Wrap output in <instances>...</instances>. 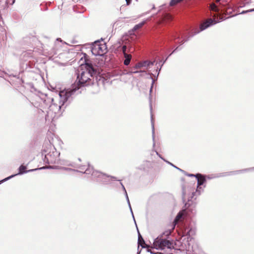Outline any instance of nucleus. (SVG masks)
<instances>
[{
	"mask_svg": "<svg viewBox=\"0 0 254 254\" xmlns=\"http://www.w3.org/2000/svg\"><path fill=\"white\" fill-rule=\"evenodd\" d=\"M83 67L85 68V70H82L77 75V85L73 86L71 89L76 88L77 91L79 89L80 87L89 85L92 83L90 78L96 75L97 71L91 64L85 61V64L81 65V69L83 70ZM78 72H80V71H78Z\"/></svg>",
	"mask_w": 254,
	"mask_h": 254,
	"instance_id": "nucleus-1",
	"label": "nucleus"
},
{
	"mask_svg": "<svg viewBox=\"0 0 254 254\" xmlns=\"http://www.w3.org/2000/svg\"><path fill=\"white\" fill-rule=\"evenodd\" d=\"M61 169L67 171H73L76 172H80L82 174H91L92 177V179L97 181L100 182L104 184H108L110 182L111 179L113 181H118L117 180L116 178L114 176H108L105 174H103L100 172L93 170L92 167H90L89 165H88V168L87 169H85V170H78L77 169L73 168H70L68 167H62L61 168ZM120 181V180H119Z\"/></svg>",
	"mask_w": 254,
	"mask_h": 254,
	"instance_id": "nucleus-2",
	"label": "nucleus"
},
{
	"mask_svg": "<svg viewBox=\"0 0 254 254\" xmlns=\"http://www.w3.org/2000/svg\"><path fill=\"white\" fill-rule=\"evenodd\" d=\"M76 91V88L67 89L61 91L59 92V105L53 103L54 99L53 98H48V101L52 102V103L49 106L50 110H52L55 113H57L60 111L62 107L66 103H69L72 100V96Z\"/></svg>",
	"mask_w": 254,
	"mask_h": 254,
	"instance_id": "nucleus-3",
	"label": "nucleus"
},
{
	"mask_svg": "<svg viewBox=\"0 0 254 254\" xmlns=\"http://www.w3.org/2000/svg\"><path fill=\"white\" fill-rule=\"evenodd\" d=\"M50 147L47 149H44L42 151V155L44 156L43 161L46 164H57L59 161L60 153L55 147L49 145Z\"/></svg>",
	"mask_w": 254,
	"mask_h": 254,
	"instance_id": "nucleus-4",
	"label": "nucleus"
},
{
	"mask_svg": "<svg viewBox=\"0 0 254 254\" xmlns=\"http://www.w3.org/2000/svg\"><path fill=\"white\" fill-rule=\"evenodd\" d=\"M209 9L210 10L215 12L218 14L223 12L227 14H230L232 12V10L231 6L229 5V3H226L225 1L211 3L209 6Z\"/></svg>",
	"mask_w": 254,
	"mask_h": 254,
	"instance_id": "nucleus-5",
	"label": "nucleus"
},
{
	"mask_svg": "<svg viewBox=\"0 0 254 254\" xmlns=\"http://www.w3.org/2000/svg\"><path fill=\"white\" fill-rule=\"evenodd\" d=\"M153 247L159 250L165 249H171L173 248V243L169 240L162 238V236L156 238L153 242Z\"/></svg>",
	"mask_w": 254,
	"mask_h": 254,
	"instance_id": "nucleus-6",
	"label": "nucleus"
},
{
	"mask_svg": "<svg viewBox=\"0 0 254 254\" xmlns=\"http://www.w3.org/2000/svg\"><path fill=\"white\" fill-rule=\"evenodd\" d=\"M107 52V46L105 44L96 43L92 47L91 52L95 56H102Z\"/></svg>",
	"mask_w": 254,
	"mask_h": 254,
	"instance_id": "nucleus-7",
	"label": "nucleus"
},
{
	"mask_svg": "<svg viewBox=\"0 0 254 254\" xmlns=\"http://www.w3.org/2000/svg\"><path fill=\"white\" fill-rule=\"evenodd\" d=\"M195 177L196 178L197 181V187L196 191L192 193L193 196L196 193H197L198 195L200 194L201 192L203 191V189L200 186L203 185L206 182V179L204 176L200 174H196L195 175Z\"/></svg>",
	"mask_w": 254,
	"mask_h": 254,
	"instance_id": "nucleus-8",
	"label": "nucleus"
},
{
	"mask_svg": "<svg viewBox=\"0 0 254 254\" xmlns=\"http://www.w3.org/2000/svg\"><path fill=\"white\" fill-rule=\"evenodd\" d=\"M57 164L64 166H70L74 168H78L79 170H85V166L79 165L74 162H71L69 160L64 159H59V161Z\"/></svg>",
	"mask_w": 254,
	"mask_h": 254,
	"instance_id": "nucleus-9",
	"label": "nucleus"
},
{
	"mask_svg": "<svg viewBox=\"0 0 254 254\" xmlns=\"http://www.w3.org/2000/svg\"><path fill=\"white\" fill-rule=\"evenodd\" d=\"M217 22H218L216 21L214 19H212L211 18L207 19V20H206L205 21L203 22L202 24H201V25H200V28H199L200 30L195 31L194 33L192 35H191V37L193 36V35H194L196 34H198L200 31H202L206 29L209 26H210L213 24H215L217 23Z\"/></svg>",
	"mask_w": 254,
	"mask_h": 254,
	"instance_id": "nucleus-10",
	"label": "nucleus"
},
{
	"mask_svg": "<svg viewBox=\"0 0 254 254\" xmlns=\"http://www.w3.org/2000/svg\"><path fill=\"white\" fill-rule=\"evenodd\" d=\"M49 168H53L51 166H45V167H41L39 168L31 169V170H29L28 171H25V170L26 169V167L22 165L19 168V173L17 174H15L14 176H15L17 175H21V174H23L24 173H26L29 172L34 171H36L37 170H42V169H49Z\"/></svg>",
	"mask_w": 254,
	"mask_h": 254,
	"instance_id": "nucleus-11",
	"label": "nucleus"
},
{
	"mask_svg": "<svg viewBox=\"0 0 254 254\" xmlns=\"http://www.w3.org/2000/svg\"><path fill=\"white\" fill-rule=\"evenodd\" d=\"M184 236H188L191 237L195 233V229L194 227H190V226H186L183 230Z\"/></svg>",
	"mask_w": 254,
	"mask_h": 254,
	"instance_id": "nucleus-12",
	"label": "nucleus"
},
{
	"mask_svg": "<svg viewBox=\"0 0 254 254\" xmlns=\"http://www.w3.org/2000/svg\"><path fill=\"white\" fill-rule=\"evenodd\" d=\"M62 42V40L61 39H57V42L55 43L54 47L49 52V55L50 56H53L55 55H56L58 53L59 51L60 46L59 45V42Z\"/></svg>",
	"mask_w": 254,
	"mask_h": 254,
	"instance_id": "nucleus-13",
	"label": "nucleus"
},
{
	"mask_svg": "<svg viewBox=\"0 0 254 254\" xmlns=\"http://www.w3.org/2000/svg\"><path fill=\"white\" fill-rule=\"evenodd\" d=\"M154 64V62L148 61H144L142 62L137 63L134 66L135 69H137L142 67H148L150 65H152Z\"/></svg>",
	"mask_w": 254,
	"mask_h": 254,
	"instance_id": "nucleus-14",
	"label": "nucleus"
},
{
	"mask_svg": "<svg viewBox=\"0 0 254 254\" xmlns=\"http://www.w3.org/2000/svg\"><path fill=\"white\" fill-rule=\"evenodd\" d=\"M184 215V212L183 211L179 212L176 218H175L173 222V226L172 228V230H173L176 226V225L180 221V220L183 218Z\"/></svg>",
	"mask_w": 254,
	"mask_h": 254,
	"instance_id": "nucleus-15",
	"label": "nucleus"
},
{
	"mask_svg": "<svg viewBox=\"0 0 254 254\" xmlns=\"http://www.w3.org/2000/svg\"><path fill=\"white\" fill-rule=\"evenodd\" d=\"M138 249L139 248V246H140L142 248H148V246L145 244V241L139 233H138Z\"/></svg>",
	"mask_w": 254,
	"mask_h": 254,
	"instance_id": "nucleus-16",
	"label": "nucleus"
},
{
	"mask_svg": "<svg viewBox=\"0 0 254 254\" xmlns=\"http://www.w3.org/2000/svg\"><path fill=\"white\" fill-rule=\"evenodd\" d=\"M124 57L125 58L124 64L126 65H128L130 64L132 58L131 55L127 53L125 54V55H124Z\"/></svg>",
	"mask_w": 254,
	"mask_h": 254,
	"instance_id": "nucleus-17",
	"label": "nucleus"
},
{
	"mask_svg": "<svg viewBox=\"0 0 254 254\" xmlns=\"http://www.w3.org/2000/svg\"><path fill=\"white\" fill-rule=\"evenodd\" d=\"M122 51L123 53V55H125V54H127V52H131V47H128L126 45H123L122 47Z\"/></svg>",
	"mask_w": 254,
	"mask_h": 254,
	"instance_id": "nucleus-18",
	"label": "nucleus"
},
{
	"mask_svg": "<svg viewBox=\"0 0 254 254\" xmlns=\"http://www.w3.org/2000/svg\"><path fill=\"white\" fill-rule=\"evenodd\" d=\"M145 21H143L140 22V23L135 25L133 27V28L132 29V31H135V30L141 28L143 26V25L145 24Z\"/></svg>",
	"mask_w": 254,
	"mask_h": 254,
	"instance_id": "nucleus-19",
	"label": "nucleus"
},
{
	"mask_svg": "<svg viewBox=\"0 0 254 254\" xmlns=\"http://www.w3.org/2000/svg\"><path fill=\"white\" fill-rule=\"evenodd\" d=\"M151 127H152V139L153 141V146H155V142H154V139H155V128H154V125L153 122L152 121L151 123Z\"/></svg>",
	"mask_w": 254,
	"mask_h": 254,
	"instance_id": "nucleus-20",
	"label": "nucleus"
},
{
	"mask_svg": "<svg viewBox=\"0 0 254 254\" xmlns=\"http://www.w3.org/2000/svg\"><path fill=\"white\" fill-rule=\"evenodd\" d=\"M183 0H171L170 2V5L171 6H173Z\"/></svg>",
	"mask_w": 254,
	"mask_h": 254,
	"instance_id": "nucleus-21",
	"label": "nucleus"
},
{
	"mask_svg": "<svg viewBox=\"0 0 254 254\" xmlns=\"http://www.w3.org/2000/svg\"><path fill=\"white\" fill-rule=\"evenodd\" d=\"M14 176H15V175H11V176H9V177H7V178H5V179H3V180H2L0 181V185L1 184H2V183H3V182H5V181H7V180H9L10 179H11V178H13V177H14Z\"/></svg>",
	"mask_w": 254,
	"mask_h": 254,
	"instance_id": "nucleus-22",
	"label": "nucleus"
},
{
	"mask_svg": "<svg viewBox=\"0 0 254 254\" xmlns=\"http://www.w3.org/2000/svg\"><path fill=\"white\" fill-rule=\"evenodd\" d=\"M127 203H128V206L129 207V209H130V212L131 213V214H132V217L133 218V220L135 221L134 217V215H133V212H132V208H131V205H130V203L129 200L128 201H127Z\"/></svg>",
	"mask_w": 254,
	"mask_h": 254,
	"instance_id": "nucleus-23",
	"label": "nucleus"
},
{
	"mask_svg": "<svg viewBox=\"0 0 254 254\" xmlns=\"http://www.w3.org/2000/svg\"><path fill=\"white\" fill-rule=\"evenodd\" d=\"M172 233V230H168V231H165L164 233H163V235H165L167 236H169L171 233Z\"/></svg>",
	"mask_w": 254,
	"mask_h": 254,
	"instance_id": "nucleus-24",
	"label": "nucleus"
},
{
	"mask_svg": "<svg viewBox=\"0 0 254 254\" xmlns=\"http://www.w3.org/2000/svg\"><path fill=\"white\" fill-rule=\"evenodd\" d=\"M252 11H254V8L251 9H249V10H246V11H243L241 13V14H245V13H246L247 12H252Z\"/></svg>",
	"mask_w": 254,
	"mask_h": 254,
	"instance_id": "nucleus-25",
	"label": "nucleus"
},
{
	"mask_svg": "<svg viewBox=\"0 0 254 254\" xmlns=\"http://www.w3.org/2000/svg\"><path fill=\"white\" fill-rule=\"evenodd\" d=\"M181 49V48H180L179 47H177L170 54L169 56H171L172 54H173L174 53H175L176 51H179V50H180Z\"/></svg>",
	"mask_w": 254,
	"mask_h": 254,
	"instance_id": "nucleus-26",
	"label": "nucleus"
},
{
	"mask_svg": "<svg viewBox=\"0 0 254 254\" xmlns=\"http://www.w3.org/2000/svg\"><path fill=\"white\" fill-rule=\"evenodd\" d=\"M254 170V168H252L248 169H245V170H240V171H236V172H245V171H246L247 170Z\"/></svg>",
	"mask_w": 254,
	"mask_h": 254,
	"instance_id": "nucleus-27",
	"label": "nucleus"
},
{
	"mask_svg": "<svg viewBox=\"0 0 254 254\" xmlns=\"http://www.w3.org/2000/svg\"><path fill=\"white\" fill-rule=\"evenodd\" d=\"M144 72V71H137V70H134V71L132 70L130 72L131 73H139V72Z\"/></svg>",
	"mask_w": 254,
	"mask_h": 254,
	"instance_id": "nucleus-28",
	"label": "nucleus"
},
{
	"mask_svg": "<svg viewBox=\"0 0 254 254\" xmlns=\"http://www.w3.org/2000/svg\"><path fill=\"white\" fill-rule=\"evenodd\" d=\"M221 1H225V2L226 3H229L228 1V0H215V2H221Z\"/></svg>",
	"mask_w": 254,
	"mask_h": 254,
	"instance_id": "nucleus-29",
	"label": "nucleus"
},
{
	"mask_svg": "<svg viewBox=\"0 0 254 254\" xmlns=\"http://www.w3.org/2000/svg\"><path fill=\"white\" fill-rule=\"evenodd\" d=\"M8 2L11 4H13L15 2V0H8Z\"/></svg>",
	"mask_w": 254,
	"mask_h": 254,
	"instance_id": "nucleus-30",
	"label": "nucleus"
},
{
	"mask_svg": "<svg viewBox=\"0 0 254 254\" xmlns=\"http://www.w3.org/2000/svg\"><path fill=\"white\" fill-rule=\"evenodd\" d=\"M155 152H156V154H157V155H158L160 158H161L162 159H163L164 161H165V160L164 159H163V158L161 157V155L158 153V152L157 151H156Z\"/></svg>",
	"mask_w": 254,
	"mask_h": 254,
	"instance_id": "nucleus-31",
	"label": "nucleus"
},
{
	"mask_svg": "<svg viewBox=\"0 0 254 254\" xmlns=\"http://www.w3.org/2000/svg\"><path fill=\"white\" fill-rule=\"evenodd\" d=\"M120 184H121V185H122V188H123V190H124V191H125V193H126V191H126V189H125V188L124 186L123 185V184H122L121 182L120 183Z\"/></svg>",
	"mask_w": 254,
	"mask_h": 254,
	"instance_id": "nucleus-32",
	"label": "nucleus"
},
{
	"mask_svg": "<svg viewBox=\"0 0 254 254\" xmlns=\"http://www.w3.org/2000/svg\"><path fill=\"white\" fill-rule=\"evenodd\" d=\"M147 251L149 252L151 254H158V253H155L152 252L150 249H147Z\"/></svg>",
	"mask_w": 254,
	"mask_h": 254,
	"instance_id": "nucleus-33",
	"label": "nucleus"
},
{
	"mask_svg": "<svg viewBox=\"0 0 254 254\" xmlns=\"http://www.w3.org/2000/svg\"><path fill=\"white\" fill-rule=\"evenodd\" d=\"M189 38H190V37H188V39H187V40H186L185 41H184V40L182 41L181 42V43H180V45H182V44H184V43L185 42H186V41H187L189 40Z\"/></svg>",
	"mask_w": 254,
	"mask_h": 254,
	"instance_id": "nucleus-34",
	"label": "nucleus"
},
{
	"mask_svg": "<svg viewBox=\"0 0 254 254\" xmlns=\"http://www.w3.org/2000/svg\"><path fill=\"white\" fill-rule=\"evenodd\" d=\"M125 195H126V199H127V201H129V198H128V195H127V191H126Z\"/></svg>",
	"mask_w": 254,
	"mask_h": 254,
	"instance_id": "nucleus-35",
	"label": "nucleus"
},
{
	"mask_svg": "<svg viewBox=\"0 0 254 254\" xmlns=\"http://www.w3.org/2000/svg\"><path fill=\"white\" fill-rule=\"evenodd\" d=\"M154 83V80L153 79H152V86H153V84ZM152 86H151V87L150 88V92H151L152 91Z\"/></svg>",
	"mask_w": 254,
	"mask_h": 254,
	"instance_id": "nucleus-36",
	"label": "nucleus"
},
{
	"mask_svg": "<svg viewBox=\"0 0 254 254\" xmlns=\"http://www.w3.org/2000/svg\"><path fill=\"white\" fill-rule=\"evenodd\" d=\"M167 18L168 19L170 20V19H172V16L171 15H169V14H168L167 15Z\"/></svg>",
	"mask_w": 254,
	"mask_h": 254,
	"instance_id": "nucleus-37",
	"label": "nucleus"
},
{
	"mask_svg": "<svg viewBox=\"0 0 254 254\" xmlns=\"http://www.w3.org/2000/svg\"><path fill=\"white\" fill-rule=\"evenodd\" d=\"M126 0L127 5H128L131 2V0Z\"/></svg>",
	"mask_w": 254,
	"mask_h": 254,
	"instance_id": "nucleus-38",
	"label": "nucleus"
},
{
	"mask_svg": "<svg viewBox=\"0 0 254 254\" xmlns=\"http://www.w3.org/2000/svg\"><path fill=\"white\" fill-rule=\"evenodd\" d=\"M165 161L167 163H168V164H169L170 165H171V166H173V167L175 166V165H174V164H173L172 163L169 162V161H166V160Z\"/></svg>",
	"mask_w": 254,
	"mask_h": 254,
	"instance_id": "nucleus-39",
	"label": "nucleus"
},
{
	"mask_svg": "<svg viewBox=\"0 0 254 254\" xmlns=\"http://www.w3.org/2000/svg\"><path fill=\"white\" fill-rule=\"evenodd\" d=\"M195 175H194V174H189V175H188L189 176H190V177H195Z\"/></svg>",
	"mask_w": 254,
	"mask_h": 254,
	"instance_id": "nucleus-40",
	"label": "nucleus"
},
{
	"mask_svg": "<svg viewBox=\"0 0 254 254\" xmlns=\"http://www.w3.org/2000/svg\"><path fill=\"white\" fill-rule=\"evenodd\" d=\"M174 167L176 168V169H177L178 170H180V171H182V170H181V169H180V168H178L177 167H176V166H174Z\"/></svg>",
	"mask_w": 254,
	"mask_h": 254,
	"instance_id": "nucleus-41",
	"label": "nucleus"
},
{
	"mask_svg": "<svg viewBox=\"0 0 254 254\" xmlns=\"http://www.w3.org/2000/svg\"><path fill=\"white\" fill-rule=\"evenodd\" d=\"M160 70H161V67L159 69V71L157 73V76H158V75L159 74V71H160Z\"/></svg>",
	"mask_w": 254,
	"mask_h": 254,
	"instance_id": "nucleus-42",
	"label": "nucleus"
},
{
	"mask_svg": "<svg viewBox=\"0 0 254 254\" xmlns=\"http://www.w3.org/2000/svg\"><path fill=\"white\" fill-rule=\"evenodd\" d=\"M168 57H169V56L166 59L165 61L163 62L162 65L165 63V61L167 60V59H168Z\"/></svg>",
	"mask_w": 254,
	"mask_h": 254,
	"instance_id": "nucleus-43",
	"label": "nucleus"
},
{
	"mask_svg": "<svg viewBox=\"0 0 254 254\" xmlns=\"http://www.w3.org/2000/svg\"><path fill=\"white\" fill-rule=\"evenodd\" d=\"M179 38V36H175V39H178V38Z\"/></svg>",
	"mask_w": 254,
	"mask_h": 254,
	"instance_id": "nucleus-44",
	"label": "nucleus"
},
{
	"mask_svg": "<svg viewBox=\"0 0 254 254\" xmlns=\"http://www.w3.org/2000/svg\"><path fill=\"white\" fill-rule=\"evenodd\" d=\"M155 6L153 5L152 9H155Z\"/></svg>",
	"mask_w": 254,
	"mask_h": 254,
	"instance_id": "nucleus-45",
	"label": "nucleus"
},
{
	"mask_svg": "<svg viewBox=\"0 0 254 254\" xmlns=\"http://www.w3.org/2000/svg\"><path fill=\"white\" fill-rule=\"evenodd\" d=\"M140 251H139L137 252V254H140Z\"/></svg>",
	"mask_w": 254,
	"mask_h": 254,
	"instance_id": "nucleus-46",
	"label": "nucleus"
},
{
	"mask_svg": "<svg viewBox=\"0 0 254 254\" xmlns=\"http://www.w3.org/2000/svg\"><path fill=\"white\" fill-rule=\"evenodd\" d=\"M78 160H79V161H81V160H80V158H79V159H78Z\"/></svg>",
	"mask_w": 254,
	"mask_h": 254,
	"instance_id": "nucleus-47",
	"label": "nucleus"
}]
</instances>
